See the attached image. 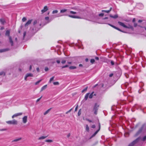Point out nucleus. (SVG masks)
I'll list each match as a JSON object with an SVG mask.
<instances>
[{"mask_svg":"<svg viewBox=\"0 0 146 146\" xmlns=\"http://www.w3.org/2000/svg\"><path fill=\"white\" fill-rule=\"evenodd\" d=\"M85 61H86V62H87L88 61V58H86V59H85Z\"/></svg>","mask_w":146,"mask_h":146,"instance_id":"obj_64","label":"nucleus"},{"mask_svg":"<svg viewBox=\"0 0 146 146\" xmlns=\"http://www.w3.org/2000/svg\"><path fill=\"white\" fill-rule=\"evenodd\" d=\"M0 22L1 23L2 25H4L6 23L5 19L3 18L0 19Z\"/></svg>","mask_w":146,"mask_h":146,"instance_id":"obj_11","label":"nucleus"},{"mask_svg":"<svg viewBox=\"0 0 146 146\" xmlns=\"http://www.w3.org/2000/svg\"><path fill=\"white\" fill-rule=\"evenodd\" d=\"M22 114L23 113L21 112L15 113L12 116V118L13 119L15 117H17L19 116H21L22 115Z\"/></svg>","mask_w":146,"mask_h":146,"instance_id":"obj_6","label":"nucleus"},{"mask_svg":"<svg viewBox=\"0 0 146 146\" xmlns=\"http://www.w3.org/2000/svg\"><path fill=\"white\" fill-rule=\"evenodd\" d=\"M45 71H47L48 70V68L47 67H46L44 69Z\"/></svg>","mask_w":146,"mask_h":146,"instance_id":"obj_52","label":"nucleus"},{"mask_svg":"<svg viewBox=\"0 0 146 146\" xmlns=\"http://www.w3.org/2000/svg\"><path fill=\"white\" fill-rule=\"evenodd\" d=\"M137 25V24L136 23H134V26L135 27H136Z\"/></svg>","mask_w":146,"mask_h":146,"instance_id":"obj_62","label":"nucleus"},{"mask_svg":"<svg viewBox=\"0 0 146 146\" xmlns=\"http://www.w3.org/2000/svg\"><path fill=\"white\" fill-rule=\"evenodd\" d=\"M58 11L57 10H54L52 12L53 14L56 13H58Z\"/></svg>","mask_w":146,"mask_h":146,"instance_id":"obj_38","label":"nucleus"},{"mask_svg":"<svg viewBox=\"0 0 146 146\" xmlns=\"http://www.w3.org/2000/svg\"><path fill=\"white\" fill-rule=\"evenodd\" d=\"M32 21H33L32 19H31V20H29L27 21V22L25 24V27H26L27 26H28L31 23Z\"/></svg>","mask_w":146,"mask_h":146,"instance_id":"obj_7","label":"nucleus"},{"mask_svg":"<svg viewBox=\"0 0 146 146\" xmlns=\"http://www.w3.org/2000/svg\"><path fill=\"white\" fill-rule=\"evenodd\" d=\"M18 121L15 119L12 120V125H17L18 124Z\"/></svg>","mask_w":146,"mask_h":146,"instance_id":"obj_13","label":"nucleus"},{"mask_svg":"<svg viewBox=\"0 0 146 146\" xmlns=\"http://www.w3.org/2000/svg\"><path fill=\"white\" fill-rule=\"evenodd\" d=\"M67 11V9H63L61 10L60 11V12L61 13H64Z\"/></svg>","mask_w":146,"mask_h":146,"instance_id":"obj_23","label":"nucleus"},{"mask_svg":"<svg viewBox=\"0 0 146 146\" xmlns=\"http://www.w3.org/2000/svg\"><path fill=\"white\" fill-rule=\"evenodd\" d=\"M26 32H25L23 33V39L26 36Z\"/></svg>","mask_w":146,"mask_h":146,"instance_id":"obj_51","label":"nucleus"},{"mask_svg":"<svg viewBox=\"0 0 146 146\" xmlns=\"http://www.w3.org/2000/svg\"><path fill=\"white\" fill-rule=\"evenodd\" d=\"M68 16L70 17L74 18H80V17H79L75 15H68Z\"/></svg>","mask_w":146,"mask_h":146,"instance_id":"obj_14","label":"nucleus"},{"mask_svg":"<svg viewBox=\"0 0 146 146\" xmlns=\"http://www.w3.org/2000/svg\"><path fill=\"white\" fill-rule=\"evenodd\" d=\"M53 84L55 85H58L59 84V83L58 82H53Z\"/></svg>","mask_w":146,"mask_h":146,"instance_id":"obj_37","label":"nucleus"},{"mask_svg":"<svg viewBox=\"0 0 146 146\" xmlns=\"http://www.w3.org/2000/svg\"><path fill=\"white\" fill-rule=\"evenodd\" d=\"M104 15V14L103 13L100 14L99 15V16L100 17H102Z\"/></svg>","mask_w":146,"mask_h":146,"instance_id":"obj_49","label":"nucleus"},{"mask_svg":"<svg viewBox=\"0 0 146 146\" xmlns=\"http://www.w3.org/2000/svg\"><path fill=\"white\" fill-rule=\"evenodd\" d=\"M118 17V15H115L114 16H113V18L115 19V18H117Z\"/></svg>","mask_w":146,"mask_h":146,"instance_id":"obj_47","label":"nucleus"},{"mask_svg":"<svg viewBox=\"0 0 146 146\" xmlns=\"http://www.w3.org/2000/svg\"><path fill=\"white\" fill-rule=\"evenodd\" d=\"M38 22V21L37 20H35L34 22H33V25H35Z\"/></svg>","mask_w":146,"mask_h":146,"instance_id":"obj_41","label":"nucleus"},{"mask_svg":"<svg viewBox=\"0 0 146 146\" xmlns=\"http://www.w3.org/2000/svg\"><path fill=\"white\" fill-rule=\"evenodd\" d=\"M86 120H87L89 122H92V121L91 120H89V119H87Z\"/></svg>","mask_w":146,"mask_h":146,"instance_id":"obj_63","label":"nucleus"},{"mask_svg":"<svg viewBox=\"0 0 146 146\" xmlns=\"http://www.w3.org/2000/svg\"><path fill=\"white\" fill-rule=\"evenodd\" d=\"M115 29L122 32L125 33L123 31H122V30H121L120 29L116 27Z\"/></svg>","mask_w":146,"mask_h":146,"instance_id":"obj_34","label":"nucleus"},{"mask_svg":"<svg viewBox=\"0 0 146 146\" xmlns=\"http://www.w3.org/2000/svg\"><path fill=\"white\" fill-rule=\"evenodd\" d=\"M100 123H99V129L97 130L96 131L95 133L90 138L93 137L94 136L96 135L98 133V132L99 131L100 129Z\"/></svg>","mask_w":146,"mask_h":146,"instance_id":"obj_9","label":"nucleus"},{"mask_svg":"<svg viewBox=\"0 0 146 146\" xmlns=\"http://www.w3.org/2000/svg\"><path fill=\"white\" fill-rule=\"evenodd\" d=\"M88 88V87H86L85 89H84V90H83L82 91V92L83 93V92H84L86 91L87 90Z\"/></svg>","mask_w":146,"mask_h":146,"instance_id":"obj_32","label":"nucleus"},{"mask_svg":"<svg viewBox=\"0 0 146 146\" xmlns=\"http://www.w3.org/2000/svg\"><path fill=\"white\" fill-rule=\"evenodd\" d=\"M10 31L9 30H7L5 33V35L8 36L9 37L10 36Z\"/></svg>","mask_w":146,"mask_h":146,"instance_id":"obj_15","label":"nucleus"},{"mask_svg":"<svg viewBox=\"0 0 146 146\" xmlns=\"http://www.w3.org/2000/svg\"><path fill=\"white\" fill-rule=\"evenodd\" d=\"M51 109V108H50L48 109V110H46L45 112L44 113V115H46L50 111Z\"/></svg>","mask_w":146,"mask_h":146,"instance_id":"obj_17","label":"nucleus"},{"mask_svg":"<svg viewBox=\"0 0 146 146\" xmlns=\"http://www.w3.org/2000/svg\"><path fill=\"white\" fill-rule=\"evenodd\" d=\"M102 12H105L106 13H109L110 11V10H102Z\"/></svg>","mask_w":146,"mask_h":146,"instance_id":"obj_26","label":"nucleus"},{"mask_svg":"<svg viewBox=\"0 0 146 146\" xmlns=\"http://www.w3.org/2000/svg\"><path fill=\"white\" fill-rule=\"evenodd\" d=\"M42 97V96L40 98L38 99L37 100H36V102H38L40 101V99Z\"/></svg>","mask_w":146,"mask_h":146,"instance_id":"obj_43","label":"nucleus"},{"mask_svg":"<svg viewBox=\"0 0 146 146\" xmlns=\"http://www.w3.org/2000/svg\"><path fill=\"white\" fill-rule=\"evenodd\" d=\"M27 116H25L22 118V122L24 124H25L27 122Z\"/></svg>","mask_w":146,"mask_h":146,"instance_id":"obj_4","label":"nucleus"},{"mask_svg":"<svg viewBox=\"0 0 146 146\" xmlns=\"http://www.w3.org/2000/svg\"><path fill=\"white\" fill-rule=\"evenodd\" d=\"M92 128H94L96 127V126L94 125H92L91 127Z\"/></svg>","mask_w":146,"mask_h":146,"instance_id":"obj_55","label":"nucleus"},{"mask_svg":"<svg viewBox=\"0 0 146 146\" xmlns=\"http://www.w3.org/2000/svg\"><path fill=\"white\" fill-rule=\"evenodd\" d=\"M118 23L120 25L126 28L131 29H133V27L131 25H129L128 26H127L126 25H125L124 23L120 21H118Z\"/></svg>","mask_w":146,"mask_h":146,"instance_id":"obj_1","label":"nucleus"},{"mask_svg":"<svg viewBox=\"0 0 146 146\" xmlns=\"http://www.w3.org/2000/svg\"><path fill=\"white\" fill-rule=\"evenodd\" d=\"M98 106H97L96 104L93 110L94 111V113L96 115L97 114V112L98 110Z\"/></svg>","mask_w":146,"mask_h":146,"instance_id":"obj_5","label":"nucleus"},{"mask_svg":"<svg viewBox=\"0 0 146 146\" xmlns=\"http://www.w3.org/2000/svg\"><path fill=\"white\" fill-rule=\"evenodd\" d=\"M146 140V136H145L142 139L143 141H144Z\"/></svg>","mask_w":146,"mask_h":146,"instance_id":"obj_44","label":"nucleus"},{"mask_svg":"<svg viewBox=\"0 0 146 146\" xmlns=\"http://www.w3.org/2000/svg\"><path fill=\"white\" fill-rule=\"evenodd\" d=\"M94 94V92H92L90 94V95H89V98L90 99H91L92 98L93 96V94Z\"/></svg>","mask_w":146,"mask_h":146,"instance_id":"obj_22","label":"nucleus"},{"mask_svg":"<svg viewBox=\"0 0 146 146\" xmlns=\"http://www.w3.org/2000/svg\"><path fill=\"white\" fill-rule=\"evenodd\" d=\"M70 13L71 14H76V12H75L72 11H70Z\"/></svg>","mask_w":146,"mask_h":146,"instance_id":"obj_39","label":"nucleus"},{"mask_svg":"<svg viewBox=\"0 0 146 146\" xmlns=\"http://www.w3.org/2000/svg\"><path fill=\"white\" fill-rule=\"evenodd\" d=\"M56 62H57L58 64H59L60 63V61L59 60H56Z\"/></svg>","mask_w":146,"mask_h":146,"instance_id":"obj_56","label":"nucleus"},{"mask_svg":"<svg viewBox=\"0 0 146 146\" xmlns=\"http://www.w3.org/2000/svg\"><path fill=\"white\" fill-rule=\"evenodd\" d=\"M32 69V66L31 65H30V66L29 70H31Z\"/></svg>","mask_w":146,"mask_h":146,"instance_id":"obj_59","label":"nucleus"},{"mask_svg":"<svg viewBox=\"0 0 146 146\" xmlns=\"http://www.w3.org/2000/svg\"><path fill=\"white\" fill-rule=\"evenodd\" d=\"M66 60H63L61 61V63L63 64H64L66 63Z\"/></svg>","mask_w":146,"mask_h":146,"instance_id":"obj_42","label":"nucleus"},{"mask_svg":"<svg viewBox=\"0 0 146 146\" xmlns=\"http://www.w3.org/2000/svg\"><path fill=\"white\" fill-rule=\"evenodd\" d=\"M5 73L3 71H2L0 72V75L1 76L3 75L4 76H5Z\"/></svg>","mask_w":146,"mask_h":146,"instance_id":"obj_30","label":"nucleus"},{"mask_svg":"<svg viewBox=\"0 0 146 146\" xmlns=\"http://www.w3.org/2000/svg\"><path fill=\"white\" fill-rule=\"evenodd\" d=\"M76 68V67L75 66H70L69 67L70 69H74Z\"/></svg>","mask_w":146,"mask_h":146,"instance_id":"obj_27","label":"nucleus"},{"mask_svg":"<svg viewBox=\"0 0 146 146\" xmlns=\"http://www.w3.org/2000/svg\"><path fill=\"white\" fill-rule=\"evenodd\" d=\"M113 74H111L109 75V76L110 77H111L113 76Z\"/></svg>","mask_w":146,"mask_h":146,"instance_id":"obj_60","label":"nucleus"},{"mask_svg":"<svg viewBox=\"0 0 146 146\" xmlns=\"http://www.w3.org/2000/svg\"><path fill=\"white\" fill-rule=\"evenodd\" d=\"M47 136H42L40 137L38 139V140H42L45 139L46 137H47Z\"/></svg>","mask_w":146,"mask_h":146,"instance_id":"obj_19","label":"nucleus"},{"mask_svg":"<svg viewBox=\"0 0 146 146\" xmlns=\"http://www.w3.org/2000/svg\"><path fill=\"white\" fill-rule=\"evenodd\" d=\"M27 20V18L25 17H23L22 19V21L23 22H25Z\"/></svg>","mask_w":146,"mask_h":146,"instance_id":"obj_33","label":"nucleus"},{"mask_svg":"<svg viewBox=\"0 0 146 146\" xmlns=\"http://www.w3.org/2000/svg\"><path fill=\"white\" fill-rule=\"evenodd\" d=\"M86 130L87 131L89 132V128L88 126V125H86Z\"/></svg>","mask_w":146,"mask_h":146,"instance_id":"obj_29","label":"nucleus"},{"mask_svg":"<svg viewBox=\"0 0 146 146\" xmlns=\"http://www.w3.org/2000/svg\"><path fill=\"white\" fill-rule=\"evenodd\" d=\"M7 123L9 124H12V120L6 121Z\"/></svg>","mask_w":146,"mask_h":146,"instance_id":"obj_25","label":"nucleus"},{"mask_svg":"<svg viewBox=\"0 0 146 146\" xmlns=\"http://www.w3.org/2000/svg\"><path fill=\"white\" fill-rule=\"evenodd\" d=\"M41 80H40L37 81V82H36L35 83V84L36 85L38 84L41 81Z\"/></svg>","mask_w":146,"mask_h":146,"instance_id":"obj_36","label":"nucleus"},{"mask_svg":"<svg viewBox=\"0 0 146 146\" xmlns=\"http://www.w3.org/2000/svg\"><path fill=\"white\" fill-rule=\"evenodd\" d=\"M72 110V108H71V109L69 111H67L66 112V114H68V113H69L70 112H71V110Z\"/></svg>","mask_w":146,"mask_h":146,"instance_id":"obj_45","label":"nucleus"},{"mask_svg":"<svg viewBox=\"0 0 146 146\" xmlns=\"http://www.w3.org/2000/svg\"><path fill=\"white\" fill-rule=\"evenodd\" d=\"M142 129H141L140 130H139L136 133L135 135V136H137L140 133L142 130Z\"/></svg>","mask_w":146,"mask_h":146,"instance_id":"obj_21","label":"nucleus"},{"mask_svg":"<svg viewBox=\"0 0 146 146\" xmlns=\"http://www.w3.org/2000/svg\"><path fill=\"white\" fill-rule=\"evenodd\" d=\"M47 85H46L44 86H43L41 88V90H40V92H42V91H43V90H44L46 88H47Z\"/></svg>","mask_w":146,"mask_h":146,"instance_id":"obj_16","label":"nucleus"},{"mask_svg":"<svg viewBox=\"0 0 146 146\" xmlns=\"http://www.w3.org/2000/svg\"><path fill=\"white\" fill-rule=\"evenodd\" d=\"M82 112L81 109H80L79 110L78 113V115L79 116L81 114Z\"/></svg>","mask_w":146,"mask_h":146,"instance_id":"obj_28","label":"nucleus"},{"mask_svg":"<svg viewBox=\"0 0 146 146\" xmlns=\"http://www.w3.org/2000/svg\"><path fill=\"white\" fill-rule=\"evenodd\" d=\"M22 139L21 137H19L18 138L15 139L12 141V142H17L21 140Z\"/></svg>","mask_w":146,"mask_h":146,"instance_id":"obj_12","label":"nucleus"},{"mask_svg":"<svg viewBox=\"0 0 146 146\" xmlns=\"http://www.w3.org/2000/svg\"><path fill=\"white\" fill-rule=\"evenodd\" d=\"M115 29L122 32L125 33L123 31H122V30H121L120 29L116 27Z\"/></svg>","mask_w":146,"mask_h":146,"instance_id":"obj_35","label":"nucleus"},{"mask_svg":"<svg viewBox=\"0 0 146 146\" xmlns=\"http://www.w3.org/2000/svg\"><path fill=\"white\" fill-rule=\"evenodd\" d=\"M95 58V59H96V60H99V58H98V57H96Z\"/></svg>","mask_w":146,"mask_h":146,"instance_id":"obj_61","label":"nucleus"},{"mask_svg":"<svg viewBox=\"0 0 146 146\" xmlns=\"http://www.w3.org/2000/svg\"><path fill=\"white\" fill-rule=\"evenodd\" d=\"M68 65H66L64 66H62V68H65L68 67Z\"/></svg>","mask_w":146,"mask_h":146,"instance_id":"obj_48","label":"nucleus"},{"mask_svg":"<svg viewBox=\"0 0 146 146\" xmlns=\"http://www.w3.org/2000/svg\"><path fill=\"white\" fill-rule=\"evenodd\" d=\"M48 10V8L47 6H45L43 8V9H42L41 10V12L42 13H44V12H46Z\"/></svg>","mask_w":146,"mask_h":146,"instance_id":"obj_8","label":"nucleus"},{"mask_svg":"<svg viewBox=\"0 0 146 146\" xmlns=\"http://www.w3.org/2000/svg\"><path fill=\"white\" fill-rule=\"evenodd\" d=\"M95 62V60L94 59H92L90 60V62L92 64H93Z\"/></svg>","mask_w":146,"mask_h":146,"instance_id":"obj_40","label":"nucleus"},{"mask_svg":"<svg viewBox=\"0 0 146 146\" xmlns=\"http://www.w3.org/2000/svg\"><path fill=\"white\" fill-rule=\"evenodd\" d=\"M78 107V105H77L75 108V111H77Z\"/></svg>","mask_w":146,"mask_h":146,"instance_id":"obj_50","label":"nucleus"},{"mask_svg":"<svg viewBox=\"0 0 146 146\" xmlns=\"http://www.w3.org/2000/svg\"><path fill=\"white\" fill-rule=\"evenodd\" d=\"M90 94V93H87L86 94L84 99L85 100H87Z\"/></svg>","mask_w":146,"mask_h":146,"instance_id":"obj_20","label":"nucleus"},{"mask_svg":"<svg viewBox=\"0 0 146 146\" xmlns=\"http://www.w3.org/2000/svg\"><path fill=\"white\" fill-rule=\"evenodd\" d=\"M36 70L37 72H39V68L38 67L36 68Z\"/></svg>","mask_w":146,"mask_h":146,"instance_id":"obj_58","label":"nucleus"},{"mask_svg":"<svg viewBox=\"0 0 146 146\" xmlns=\"http://www.w3.org/2000/svg\"><path fill=\"white\" fill-rule=\"evenodd\" d=\"M45 141L46 142L50 143V142H53V141L52 140H51V139H48V140H46Z\"/></svg>","mask_w":146,"mask_h":146,"instance_id":"obj_31","label":"nucleus"},{"mask_svg":"<svg viewBox=\"0 0 146 146\" xmlns=\"http://www.w3.org/2000/svg\"><path fill=\"white\" fill-rule=\"evenodd\" d=\"M54 76H52L50 80L49 81V82L50 83H51V82L54 80Z\"/></svg>","mask_w":146,"mask_h":146,"instance_id":"obj_24","label":"nucleus"},{"mask_svg":"<svg viewBox=\"0 0 146 146\" xmlns=\"http://www.w3.org/2000/svg\"><path fill=\"white\" fill-rule=\"evenodd\" d=\"M7 130V129H0V131H6Z\"/></svg>","mask_w":146,"mask_h":146,"instance_id":"obj_46","label":"nucleus"},{"mask_svg":"<svg viewBox=\"0 0 146 146\" xmlns=\"http://www.w3.org/2000/svg\"><path fill=\"white\" fill-rule=\"evenodd\" d=\"M9 42L11 44V46H13V41L12 40V37H11V36H9Z\"/></svg>","mask_w":146,"mask_h":146,"instance_id":"obj_10","label":"nucleus"},{"mask_svg":"<svg viewBox=\"0 0 146 146\" xmlns=\"http://www.w3.org/2000/svg\"><path fill=\"white\" fill-rule=\"evenodd\" d=\"M140 138L139 137L130 143L128 146H133L140 140Z\"/></svg>","mask_w":146,"mask_h":146,"instance_id":"obj_2","label":"nucleus"},{"mask_svg":"<svg viewBox=\"0 0 146 146\" xmlns=\"http://www.w3.org/2000/svg\"><path fill=\"white\" fill-rule=\"evenodd\" d=\"M9 49L8 48L0 50V52H2L9 50Z\"/></svg>","mask_w":146,"mask_h":146,"instance_id":"obj_18","label":"nucleus"},{"mask_svg":"<svg viewBox=\"0 0 146 146\" xmlns=\"http://www.w3.org/2000/svg\"><path fill=\"white\" fill-rule=\"evenodd\" d=\"M70 135V133H68L67 135V137L68 138H69Z\"/></svg>","mask_w":146,"mask_h":146,"instance_id":"obj_53","label":"nucleus"},{"mask_svg":"<svg viewBox=\"0 0 146 146\" xmlns=\"http://www.w3.org/2000/svg\"><path fill=\"white\" fill-rule=\"evenodd\" d=\"M111 64L112 65H113L114 64V63L113 61H111Z\"/></svg>","mask_w":146,"mask_h":146,"instance_id":"obj_54","label":"nucleus"},{"mask_svg":"<svg viewBox=\"0 0 146 146\" xmlns=\"http://www.w3.org/2000/svg\"><path fill=\"white\" fill-rule=\"evenodd\" d=\"M49 19V18L48 17H45V19L46 20H48Z\"/></svg>","mask_w":146,"mask_h":146,"instance_id":"obj_57","label":"nucleus"},{"mask_svg":"<svg viewBox=\"0 0 146 146\" xmlns=\"http://www.w3.org/2000/svg\"><path fill=\"white\" fill-rule=\"evenodd\" d=\"M33 75L31 73H29L27 74L25 77V80L26 81L27 80V78L29 77H33Z\"/></svg>","mask_w":146,"mask_h":146,"instance_id":"obj_3","label":"nucleus"}]
</instances>
